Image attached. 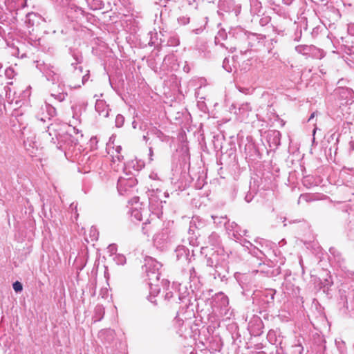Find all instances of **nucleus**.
<instances>
[{
	"label": "nucleus",
	"instance_id": "1",
	"mask_svg": "<svg viewBox=\"0 0 354 354\" xmlns=\"http://www.w3.org/2000/svg\"><path fill=\"white\" fill-rule=\"evenodd\" d=\"M82 137L77 129L66 123H50L47 126V131L43 132V138L60 150L65 149V145L77 146Z\"/></svg>",
	"mask_w": 354,
	"mask_h": 354
},
{
	"label": "nucleus",
	"instance_id": "2",
	"mask_svg": "<svg viewBox=\"0 0 354 354\" xmlns=\"http://www.w3.org/2000/svg\"><path fill=\"white\" fill-rule=\"evenodd\" d=\"M229 35L237 41L239 48H241V46H246L245 49H240L241 54L247 53L249 48H254L258 50L264 45L266 40L264 35L250 32L241 26L230 28Z\"/></svg>",
	"mask_w": 354,
	"mask_h": 354
},
{
	"label": "nucleus",
	"instance_id": "3",
	"mask_svg": "<svg viewBox=\"0 0 354 354\" xmlns=\"http://www.w3.org/2000/svg\"><path fill=\"white\" fill-rule=\"evenodd\" d=\"M220 252H223V250H214L212 248L209 255L206 254L207 271L214 279H218L224 281L227 279L229 267L227 256L223 253H219Z\"/></svg>",
	"mask_w": 354,
	"mask_h": 354
},
{
	"label": "nucleus",
	"instance_id": "4",
	"mask_svg": "<svg viewBox=\"0 0 354 354\" xmlns=\"http://www.w3.org/2000/svg\"><path fill=\"white\" fill-rule=\"evenodd\" d=\"M162 266V265L160 262L150 257L145 258V265L142 266V269L146 273V281H147L150 289L149 299L152 303L155 302L152 300V298L157 296L160 290L159 279L160 276V269Z\"/></svg>",
	"mask_w": 354,
	"mask_h": 354
},
{
	"label": "nucleus",
	"instance_id": "5",
	"mask_svg": "<svg viewBox=\"0 0 354 354\" xmlns=\"http://www.w3.org/2000/svg\"><path fill=\"white\" fill-rule=\"evenodd\" d=\"M41 39L32 34L30 30L24 32L20 39L16 41L10 46V53L18 58H24L28 56L32 47L36 48L40 45Z\"/></svg>",
	"mask_w": 354,
	"mask_h": 354
},
{
	"label": "nucleus",
	"instance_id": "6",
	"mask_svg": "<svg viewBox=\"0 0 354 354\" xmlns=\"http://www.w3.org/2000/svg\"><path fill=\"white\" fill-rule=\"evenodd\" d=\"M57 6L66 8V15L72 22L82 24L88 21L91 15L78 6L75 0H51Z\"/></svg>",
	"mask_w": 354,
	"mask_h": 354
},
{
	"label": "nucleus",
	"instance_id": "7",
	"mask_svg": "<svg viewBox=\"0 0 354 354\" xmlns=\"http://www.w3.org/2000/svg\"><path fill=\"white\" fill-rule=\"evenodd\" d=\"M279 267L276 269L256 270L250 273L240 274L237 277V280L241 286L242 288L245 290H250L253 287H257L258 283L261 282L262 276L273 277L280 273Z\"/></svg>",
	"mask_w": 354,
	"mask_h": 354
},
{
	"label": "nucleus",
	"instance_id": "8",
	"mask_svg": "<svg viewBox=\"0 0 354 354\" xmlns=\"http://www.w3.org/2000/svg\"><path fill=\"white\" fill-rule=\"evenodd\" d=\"M210 305L212 312L223 319H230L232 315V310L229 306V299L222 292L215 294L211 298Z\"/></svg>",
	"mask_w": 354,
	"mask_h": 354
},
{
	"label": "nucleus",
	"instance_id": "9",
	"mask_svg": "<svg viewBox=\"0 0 354 354\" xmlns=\"http://www.w3.org/2000/svg\"><path fill=\"white\" fill-rule=\"evenodd\" d=\"M71 53L75 62L71 64L73 75L68 79V86L71 88H77L81 87L80 82L82 75V67L77 66V64L82 62L83 57L82 54L77 51L71 50Z\"/></svg>",
	"mask_w": 354,
	"mask_h": 354
},
{
	"label": "nucleus",
	"instance_id": "10",
	"mask_svg": "<svg viewBox=\"0 0 354 354\" xmlns=\"http://www.w3.org/2000/svg\"><path fill=\"white\" fill-rule=\"evenodd\" d=\"M147 196L149 200V206L152 211H158L162 209V204L166 201L163 198L169 197V193L162 192L159 188L148 189Z\"/></svg>",
	"mask_w": 354,
	"mask_h": 354
},
{
	"label": "nucleus",
	"instance_id": "11",
	"mask_svg": "<svg viewBox=\"0 0 354 354\" xmlns=\"http://www.w3.org/2000/svg\"><path fill=\"white\" fill-rule=\"evenodd\" d=\"M36 67L42 73L48 81L51 82L53 84L59 82L60 75L58 73V69L54 66L44 62L41 63L38 61L37 62Z\"/></svg>",
	"mask_w": 354,
	"mask_h": 354
},
{
	"label": "nucleus",
	"instance_id": "12",
	"mask_svg": "<svg viewBox=\"0 0 354 354\" xmlns=\"http://www.w3.org/2000/svg\"><path fill=\"white\" fill-rule=\"evenodd\" d=\"M259 244L261 245V248L253 245L249 250V253H250L253 257L261 260L263 257L267 258L268 257H271L272 254L276 256L275 251L272 249V243L263 240L260 242Z\"/></svg>",
	"mask_w": 354,
	"mask_h": 354
},
{
	"label": "nucleus",
	"instance_id": "13",
	"mask_svg": "<svg viewBox=\"0 0 354 354\" xmlns=\"http://www.w3.org/2000/svg\"><path fill=\"white\" fill-rule=\"evenodd\" d=\"M254 295L256 297H258L259 304L262 309L266 310L274 306L275 290L272 288L265 289L254 293Z\"/></svg>",
	"mask_w": 354,
	"mask_h": 354
},
{
	"label": "nucleus",
	"instance_id": "14",
	"mask_svg": "<svg viewBox=\"0 0 354 354\" xmlns=\"http://www.w3.org/2000/svg\"><path fill=\"white\" fill-rule=\"evenodd\" d=\"M218 8V14L220 16H224L225 13H232L235 17H237L241 10V5L236 4L234 0H220Z\"/></svg>",
	"mask_w": 354,
	"mask_h": 354
},
{
	"label": "nucleus",
	"instance_id": "15",
	"mask_svg": "<svg viewBox=\"0 0 354 354\" xmlns=\"http://www.w3.org/2000/svg\"><path fill=\"white\" fill-rule=\"evenodd\" d=\"M27 131L28 130L26 128H24L22 131V135L24 138V147L31 156H37V151L39 150L41 144L36 140L35 133L30 132L28 134Z\"/></svg>",
	"mask_w": 354,
	"mask_h": 354
},
{
	"label": "nucleus",
	"instance_id": "16",
	"mask_svg": "<svg viewBox=\"0 0 354 354\" xmlns=\"http://www.w3.org/2000/svg\"><path fill=\"white\" fill-rule=\"evenodd\" d=\"M137 180L134 177H120L117 183L119 194L120 195L129 194L137 185Z\"/></svg>",
	"mask_w": 354,
	"mask_h": 354
},
{
	"label": "nucleus",
	"instance_id": "17",
	"mask_svg": "<svg viewBox=\"0 0 354 354\" xmlns=\"http://www.w3.org/2000/svg\"><path fill=\"white\" fill-rule=\"evenodd\" d=\"M295 50L299 54L315 59H322L325 55L323 50L313 45H298L295 46Z\"/></svg>",
	"mask_w": 354,
	"mask_h": 354
},
{
	"label": "nucleus",
	"instance_id": "18",
	"mask_svg": "<svg viewBox=\"0 0 354 354\" xmlns=\"http://www.w3.org/2000/svg\"><path fill=\"white\" fill-rule=\"evenodd\" d=\"M345 80L343 79L338 81L337 84H339V86L335 89V94L342 101V104H348L353 102L354 92L351 88L342 86Z\"/></svg>",
	"mask_w": 354,
	"mask_h": 354
},
{
	"label": "nucleus",
	"instance_id": "19",
	"mask_svg": "<svg viewBox=\"0 0 354 354\" xmlns=\"http://www.w3.org/2000/svg\"><path fill=\"white\" fill-rule=\"evenodd\" d=\"M226 230L229 236L237 242L242 241V237L247 233L245 230H241V227L234 222L229 223Z\"/></svg>",
	"mask_w": 354,
	"mask_h": 354
},
{
	"label": "nucleus",
	"instance_id": "20",
	"mask_svg": "<svg viewBox=\"0 0 354 354\" xmlns=\"http://www.w3.org/2000/svg\"><path fill=\"white\" fill-rule=\"evenodd\" d=\"M328 260L332 266L337 267L341 270L344 268V259L339 251L335 248L329 249Z\"/></svg>",
	"mask_w": 354,
	"mask_h": 354
},
{
	"label": "nucleus",
	"instance_id": "21",
	"mask_svg": "<svg viewBox=\"0 0 354 354\" xmlns=\"http://www.w3.org/2000/svg\"><path fill=\"white\" fill-rule=\"evenodd\" d=\"M41 113L38 115L37 119L39 121L46 122L47 120L50 121V119L56 115V109L50 103L46 102L44 105L41 107Z\"/></svg>",
	"mask_w": 354,
	"mask_h": 354
},
{
	"label": "nucleus",
	"instance_id": "22",
	"mask_svg": "<svg viewBox=\"0 0 354 354\" xmlns=\"http://www.w3.org/2000/svg\"><path fill=\"white\" fill-rule=\"evenodd\" d=\"M281 134L277 130H270L268 132L266 140L270 150L277 149L281 145Z\"/></svg>",
	"mask_w": 354,
	"mask_h": 354
},
{
	"label": "nucleus",
	"instance_id": "23",
	"mask_svg": "<svg viewBox=\"0 0 354 354\" xmlns=\"http://www.w3.org/2000/svg\"><path fill=\"white\" fill-rule=\"evenodd\" d=\"M174 254L176 255V260L178 261L188 263L190 261V259L189 258V251L184 245H178L176 248Z\"/></svg>",
	"mask_w": 354,
	"mask_h": 354
},
{
	"label": "nucleus",
	"instance_id": "24",
	"mask_svg": "<svg viewBox=\"0 0 354 354\" xmlns=\"http://www.w3.org/2000/svg\"><path fill=\"white\" fill-rule=\"evenodd\" d=\"M339 299L338 301L339 309L342 315H346L348 311L347 295L346 291L340 289L339 291Z\"/></svg>",
	"mask_w": 354,
	"mask_h": 354
},
{
	"label": "nucleus",
	"instance_id": "25",
	"mask_svg": "<svg viewBox=\"0 0 354 354\" xmlns=\"http://www.w3.org/2000/svg\"><path fill=\"white\" fill-rule=\"evenodd\" d=\"M40 17L34 12H29L26 16L25 24L28 30H30L34 34L35 28L34 26L35 24H39Z\"/></svg>",
	"mask_w": 354,
	"mask_h": 354
},
{
	"label": "nucleus",
	"instance_id": "26",
	"mask_svg": "<svg viewBox=\"0 0 354 354\" xmlns=\"http://www.w3.org/2000/svg\"><path fill=\"white\" fill-rule=\"evenodd\" d=\"M205 225V223L204 220L201 219L198 216H193L189 224V234H195L196 232L194 229L198 230L203 228Z\"/></svg>",
	"mask_w": 354,
	"mask_h": 354
},
{
	"label": "nucleus",
	"instance_id": "27",
	"mask_svg": "<svg viewBox=\"0 0 354 354\" xmlns=\"http://www.w3.org/2000/svg\"><path fill=\"white\" fill-rule=\"evenodd\" d=\"M95 108L96 111H97L100 115L104 118H107L109 116V108L104 101L97 100Z\"/></svg>",
	"mask_w": 354,
	"mask_h": 354
},
{
	"label": "nucleus",
	"instance_id": "28",
	"mask_svg": "<svg viewBox=\"0 0 354 354\" xmlns=\"http://www.w3.org/2000/svg\"><path fill=\"white\" fill-rule=\"evenodd\" d=\"M250 12L251 15H259L263 10L262 4L259 0H250Z\"/></svg>",
	"mask_w": 354,
	"mask_h": 354
},
{
	"label": "nucleus",
	"instance_id": "29",
	"mask_svg": "<svg viewBox=\"0 0 354 354\" xmlns=\"http://www.w3.org/2000/svg\"><path fill=\"white\" fill-rule=\"evenodd\" d=\"M99 337L102 341L111 343L115 338V331L110 328L102 330L99 333Z\"/></svg>",
	"mask_w": 354,
	"mask_h": 354
},
{
	"label": "nucleus",
	"instance_id": "30",
	"mask_svg": "<svg viewBox=\"0 0 354 354\" xmlns=\"http://www.w3.org/2000/svg\"><path fill=\"white\" fill-rule=\"evenodd\" d=\"M292 280H294V278L290 274L287 275L282 283L283 291L288 294L295 292V285L292 283Z\"/></svg>",
	"mask_w": 354,
	"mask_h": 354
},
{
	"label": "nucleus",
	"instance_id": "31",
	"mask_svg": "<svg viewBox=\"0 0 354 354\" xmlns=\"http://www.w3.org/2000/svg\"><path fill=\"white\" fill-rule=\"evenodd\" d=\"M196 50L202 57L207 58L209 57V51L207 49L206 42L203 41H198L196 45Z\"/></svg>",
	"mask_w": 354,
	"mask_h": 354
},
{
	"label": "nucleus",
	"instance_id": "32",
	"mask_svg": "<svg viewBox=\"0 0 354 354\" xmlns=\"http://www.w3.org/2000/svg\"><path fill=\"white\" fill-rule=\"evenodd\" d=\"M147 214V210L146 209H139L138 208H133L131 209V216L133 221H142L143 214Z\"/></svg>",
	"mask_w": 354,
	"mask_h": 354
},
{
	"label": "nucleus",
	"instance_id": "33",
	"mask_svg": "<svg viewBox=\"0 0 354 354\" xmlns=\"http://www.w3.org/2000/svg\"><path fill=\"white\" fill-rule=\"evenodd\" d=\"M91 10H101L104 8V3L102 0H85Z\"/></svg>",
	"mask_w": 354,
	"mask_h": 354
},
{
	"label": "nucleus",
	"instance_id": "34",
	"mask_svg": "<svg viewBox=\"0 0 354 354\" xmlns=\"http://www.w3.org/2000/svg\"><path fill=\"white\" fill-rule=\"evenodd\" d=\"M104 315V308L102 306L97 305L94 310V315L93 319L94 322H99L102 319Z\"/></svg>",
	"mask_w": 354,
	"mask_h": 354
},
{
	"label": "nucleus",
	"instance_id": "35",
	"mask_svg": "<svg viewBox=\"0 0 354 354\" xmlns=\"http://www.w3.org/2000/svg\"><path fill=\"white\" fill-rule=\"evenodd\" d=\"M176 298L180 301H182L185 298V297L180 296V294L176 291H175L174 292L172 291L167 292L165 295V299L167 300V301H171V299H174V301H176Z\"/></svg>",
	"mask_w": 354,
	"mask_h": 354
},
{
	"label": "nucleus",
	"instance_id": "36",
	"mask_svg": "<svg viewBox=\"0 0 354 354\" xmlns=\"http://www.w3.org/2000/svg\"><path fill=\"white\" fill-rule=\"evenodd\" d=\"M212 218L214 223L219 225H224L225 226V227L230 223L228 221L227 217L226 216H218L212 215Z\"/></svg>",
	"mask_w": 354,
	"mask_h": 354
},
{
	"label": "nucleus",
	"instance_id": "37",
	"mask_svg": "<svg viewBox=\"0 0 354 354\" xmlns=\"http://www.w3.org/2000/svg\"><path fill=\"white\" fill-rule=\"evenodd\" d=\"M227 38H232L230 37L229 32L227 33L225 30H220L215 37V43L219 44L222 40H225Z\"/></svg>",
	"mask_w": 354,
	"mask_h": 354
},
{
	"label": "nucleus",
	"instance_id": "38",
	"mask_svg": "<svg viewBox=\"0 0 354 354\" xmlns=\"http://www.w3.org/2000/svg\"><path fill=\"white\" fill-rule=\"evenodd\" d=\"M292 353L294 354H303L304 347L300 339L296 340V342L292 345Z\"/></svg>",
	"mask_w": 354,
	"mask_h": 354
},
{
	"label": "nucleus",
	"instance_id": "39",
	"mask_svg": "<svg viewBox=\"0 0 354 354\" xmlns=\"http://www.w3.org/2000/svg\"><path fill=\"white\" fill-rule=\"evenodd\" d=\"M220 243V237L215 232L211 233L208 236V243L212 246H216Z\"/></svg>",
	"mask_w": 354,
	"mask_h": 354
},
{
	"label": "nucleus",
	"instance_id": "40",
	"mask_svg": "<svg viewBox=\"0 0 354 354\" xmlns=\"http://www.w3.org/2000/svg\"><path fill=\"white\" fill-rule=\"evenodd\" d=\"M322 288L324 289V292H328L329 288L332 286L333 284V281L332 279V277L330 274H327V277L324 279L323 282H322Z\"/></svg>",
	"mask_w": 354,
	"mask_h": 354
},
{
	"label": "nucleus",
	"instance_id": "41",
	"mask_svg": "<svg viewBox=\"0 0 354 354\" xmlns=\"http://www.w3.org/2000/svg\"><path fill=\"white\" fill-rule=\"evenodd\" d=\"M174 324L178 328L177 333L182 336L183 333V328H184V321L183 319L180 318L178 316H176L174 319Z\"/></svg>",
	"mask_w": 354,
	"mask_h": 354
},
{
	"label": "nucleus",
	"instance_id": "42",
	"mask_svg": "<svg viewBox=\"0 0 354 354\" xmlns=\"http://www.w3.org/2000/svg\"><path fill=\"white\" fill-rule=\"evenodd\" d=\"M179 44L180 39L176 35H171L167 42V45L169 46H177Z\"/></svg>",
	"mask_w": 354,
	"mask_h": 354
},
{
	"label": "nucleus",
	"instance_id": "43",
	"mask_svg": "<svg viewBox=\"0 0 354 354\" xmlns=\"http://www.w3.org/2000/svg\"><path fill=\"white\" fill-rule=\"evenodd\" d=\"M113 260L118 265L123 266L126 263V257L122 254H115V255L113 256Z\"/></svg>",
	"mask_w": 354,
	"mask_h": 354
},
{
	"label": "nucleus",
	"instance_id": "44",
	"mask_svg": "<svg viewBox=\"0 0 354 354\" xmlns=\"http://www.w3.org/2000/svg\"><path fill=\"white\" fill-rule=\"evenodd\" d=\"M189 279L191 281H193L194 283L198 282V276L197 275V272L194 268H192L189 269Z\"/></svg>",
	"mask_w": 354,
	"mask_h": 354
},
{
	"label": "nucleus",
	"instance_id": "45",
	"mask_svg": "<svg viewBox=\"0 0 354 354\" xmlns=\"http://www.w3.org/2000/svg\"><path fill=\"white\" fill-rule=\"evenodd\" d=\"M142 230L144 234L149 236V234L151 232L150 221L149 219H147L146 221L143 222Z\"/></svg>",
	"mask_w": 354,
	"mask_h": 354
},
{
	"label": "nucleus",
	"instance_id": "46",
	"mask_svg": "<svg viewBox=\"0 0 354 354\" xmlns=\"http://www.w3.org/2000/svg\"><path fill=\"white\" fill-rule=\"evenodd\" d=\"M67 94L66 93H59L57 94L55 93H51L50 96L53 97L55 100H57L58 102H61L65 100V98L66 97Z\"/></svg>",
	"mask_w": 354,
	"mask_h": 354
},
{
	"label": "nucleus",
	"instance_id": "47",
	"mask_svg": "<svg viewBox=\"0 0 354 354\" xmlns=\"http://www.w3.org/2000/svg\"><path fill=\"white\" fill-rule=\"evenodd\" d=\"M97 143H98V140L96 136H93V137L91 138V139L89 140V146H90L91 150H92V151L96 150L97 149Z\"/></svg>",
	"mask_w": 354,
	"mask_h": 354
},
{
	"label": "nucleus",
	"instance_id": "48",
	"mask_svg": "<svg viewBox=\"0 0 354 354\" xmlns=\"http://www.w3.org/2000/svg\"><path fill=\"white\" fill-rule=\"evenodd\" d=\"M124 122V118L122 115L118 114L115 118V126L117 127H121L123 126Z\"/></svg>",
	"mask_w": 354,
	"mask_h": 354
},
{
	"label": "nucleus",
	"instance_id": "49",
	"mask_svg": "<svg viewBox=\"0 0 354 354\" xmlns=\"http://www.w3.org/2000/svg\"><path fill=\"white\" fill-rule=\"evenodd\" d=\"M335 344L338 348V350L339 351L340 353L341 354H344V351H345V343L344 342L342 341V340H336L335 341Z\"/></svg>",
	"mask_w": 354,
	"mask_h": 354
},
{
	"label": "nucleus",
	"instance_id": "50",
	"mask_svg": "<svg viewBox=\"0 0 354 354\" xmlns=\"http://www.w3.org/2000/svg\"><path fill=\"white\" fill-rule=\"evenodd\" d=\"M223 68L228 73H231L232 71V68L230 64V60L228 58L224 59L223 62Z\"/></svg>",
	"mask_w": 354,
	"mask_h": 354
},
{
	"label": "nucleus",
	"instance_id": "51",
	"mask_svg": "<svg viewBox=\"0 0 354 354\" xmlns=\"http://www.w3.org/2000/svg\"><path fill=\"white\" fill-rule=\"evenodd\" d=\"M12 288L16 292H19L23 290V286L21 282L16 281L12 284Z\"/></svg>",
	"mask_w": 354,
	"mask_h": 354
},
{
	"label": "nucleus",
	"instance_id": "52",
	"mask_svg": "<svg viewBox=\"0 0 354 354\" xmlns=\"http://www.w3.org/2000/svg\"><path fill=\"white\" fill-rule=\"evenodd\" d=\"M90 236L92 241L97 240L98 238V232L95 227H92L90 230Z\"/></svg>",
	"mask_w": 354,
	"mask_h": 354
},
{
	"label": "nucleus",
	"instance_id": "53",
	"mask_svg": "<svg viewBox=\"0 0 354 354\" xmlns=\"http://www.w3.org/2000/svg\"><path fill=\"white\" fill-rule=\"evenodd\" d=\"M108 252L110 253L111 256H114L115 254H117V245L115 244H111L107 248Z\"/></svg>",
	"mask_w": 354,
	"mask_h": 354
},
{
	"label": "nucleus",
	"instance_id": "54",
	"mask_svg": "<svg viewBox=\"0 0 354 354\" xmlns=\"http://www.w3.org/2000/svg\"><path fill=\"white\" fill-rule=\"evenodd\" d=\"M188 240H189V244L192 246H197V245H198V244L200 243L199 241L198 240V237L196 236V235H195V237H194V236L189 237Z\"/></svg>",
	"mask_w": 354,
	"mask_h": 354
},
{
	"label": "nucleus",
	"instance_id": "55",
	"mask_svg": "<svg viewBox=\"0 0 354 354\" xmlns=\"http://www.w3.org/2000/svg\"><path fill=\"white\" fill-rule=\"evenodd\" d=\"M240 243L245 247L248 251L250 249L251 247H252L254 245L251 243L250 241H247L245 239H242V241H239Z\"/></svg>",
	"mask_w": 354,
	"mask_h": 354
},
{
	"label": "nucleus",
	"instance_id": "56",
	"mask_svg": "<svg viewBox=\"0 0 354 354\" xmlns=\"http://www.w3.org/2000/svg\"><path fill=\"white\" fill-rule=\"evenodd\" d=\"M174 60V55H167L165 57L162 65L165 66L167 64V62H171Z\"/></svg>",
	"mask_w": 354,
	"mask_h": 354
},
{
	"label": "nucleus",
	"instance_id": "57",
	"mask_svg": "<svg viewBox=\"0 0 354 354\" xmlns=\"http://www.w3.org/2000/svg\"><path fill=\"white\" fill-rule=\"evenodd\" d=\"M270 18L269 17H263L260 19L259 24L261 26H264L267 25L270 22Z\"/></svg>",
	"mask_w": 354,
	"mask_h": 354
},
{
	"label": "nucleus",
	"instance_id": "58",
	"mask_svg": "<svg viewBox=\"0 0 354 354\" xmlns=\"http://www.w3.org/2000/svg\"><path fill=\"white\" fill-rule=\"evenodd\" d=\"M251 106L248 103L242 104L239 108V111H248L251 110Z\"/></svg>",
	"mask_w": 354,
	"mask_h": 354
},
{
	"label": "nucleus",
	"instance_id": "59",
	"mask_svg": "<svg viewBox=\"0 0 354 354\" xmlns=\"http://www.w3.org/2000/svg\"><path fill=\"white\" fill-rule=\"evenodd\" d=\"M112 158H113V162H122V160H123V156H122L121 154H118V153H115V154H113L112 156Z\"/></svg>",
	"mask_w": 354,
	"mask_h": 354
},
{
	"label": "nucleus",
	"instance_id": "60",
	"mask_svg": "<svg viewBox=\"0 0 354 354\" xmlns=\"http://www.w3.org/2000/svg\"><path fill=\"white\" fill-rule=\"evenodd\" d=\"M254 196V194L250 192H248L246 195L245 196V201L247 203H250L252 201L253 198Z\"/></svg>",
	"mask_w": 354,
	"mask_h": 354
},
{
	"label": "nucleus",
	"instance_id": "61",
	"mask_svg": "<svg viewBox=\"0 0 354 354\" xmlns=\"http://www.w3.org/2000/svg\"><path fill=\"white\" fill-rule=\"evenodd\" d=\"M89 78V71H88V73L84 75H82V77H81V85H84L88 80Z\"/></svg>",
	"mask_w": 354,
	"mask_h": 354
},
{
	"label": "nucleus",
	"instance_id": "62",
	"mask_svg": "<svg viewBox=\"0 0 354 354\" xmlns=\"http://www.w3.org/2000/svg\"><path fill=\"white\" fill-rule=\"evenodd\" d=\"M348 32L351 35H354V23L348 25Z\"/></svg>",
	"mask_w": 354,
	"mask_h": 354
},
{
	"label": "nucleus",
	"instance_id": "63",
	"mask_svg": "<svg viewBox=\"0 0 354 354\" xmlns=\"http://www.w3.org/2000/svg\"><path fill=\"white\" fill-rule=\"evenodd\" d=\"M6 75L8 77V78H12V76L14 73V70L11 68H8L6 70Z\"/></svg>",
	"mask_w": 354,
	"mask_h": 354
},
{
	"label": "nucleus",
	"instance_id": "64",
	"mask_svg": "<svg viewBox=\"0 0 354 354\" xmlns=\"http://www.w3.org/2000/svg\"><path fill=\"white\" fill-rule=\"evenodd\" d=\"M6 29L0 25V37L3 39L6 37Z\"/></svg>",
	"mask_w": 354,
	"mask_h": 354
}]
</instances>
